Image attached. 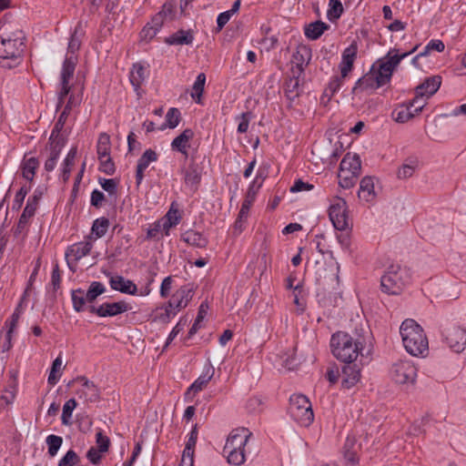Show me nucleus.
Wrapping results in <instances>:
<instances>
[{"label": "nucleus", "instance_id": "obj_48", "mask_svg": "<svg viewBox=\"0 0 466 466\" xmlns=\"http://www.w3.org/2000/svg\"><path fill=\"white\" fill-rule=\"evenodd\" d=\"M86 301H87L86 293L85 294L83 289H78L72 291L73 308L76 311H83L85 309Z\"/></svg>", "mask_w": 466, "mask_h": 466}, {"label": "nucleus", "instance_id": "obj_40", "mask_svg": "<svg viewBox=\"0 0 466 466\" xmlns=\"http://www.w3.org/2000/svg\"><path fill=\"white\" fill-rule=\"evenodd\" d=\"M16 395V387L13 382L9 383L0 396V407L5 409L12 405Z\"/></svg>", "mask_w": 466, "mask_h": 466}, {"label": "nucleus", "instance_id": "obj_16", "mask_svg": "<svg viewBox=\"0 0 466 466\" xmlns=\"http://www.w3.org/2000/svg\"><path fill=\"white\" fill-rule=\"evenodd\" d=\"M129 309L128 305L125 301L103 303L99 307L91 306L89 311L95 313L99 317H114L118 314L124 313Z\"/></svg>", "mask_w": 466, "mask_h": 466}, {"label": "nucleus", "instance_id": "obj_50", "mask_svg": "<svg viewBox=\"0 0 466 466\" xmlns=\"http://www.w3.org/2000/svg\"><path fill=\"white\" fill-rule=\"evenodd\" d=\"M206 83V76L204 73H200L198 75L196 81L193 85V92L191 94V96L196 99L197 102L200 101V97L204 91V86Z\"/></svg>", "mask_w": 466, "mask_h": 466}, {"label": "nucleus", "instance_id": "obj_27", "mask_svg": "<svg viewBox=\"0 0 466 466\" xmlns=\"http://www.w3.org/2000/svg\"><path fill=\"white\" fill-rule=\"evenodd\" d=\"M10 40V42L25 43V36L20 28L10 29L9 25H4L0 28V41Z\"/></svg>", "mask_w": 466, "mask_h": 466}, {"label": "nucleus", "instance_id": "obj_49", "mask_svg": "<svg viewBox=\"0 0 466 466\" xmlns=\"http://www.w3.org/2000/svg\"><path fill=\"white\" fill-rule=\"evenodd\" d=\"M105 291L106 288L101 282L93 281L86 291V300L88 302H93Z\"/></svg>", "mask_w": 466, "mask_h": 466}, {"label": "nucleus", "instance_id": "obj_51", "mask_svg": "<svg viewBox=\"0 0 466 466\" xmlns=\"http://www.w3.org/2000/svg\"><path fill=\"white\" fill-rule=\"evenodd\" d=\"M76 401L75 399L68 400L63 406V412L61 416L62 423L64 425H69L72 417V412L76 407Z\"/></svg>", "mask_w": 466, "mask_h": 466}, {"label": "nucleus", "instance_id": "obj_59", "mask_svg": "<svg viewBox=\"0 0 466 466\" xmlns=\"http://www.w3.org/2000/svg\"><path fill=\"white\" fill-rule=\"evenodd\" d=\"M445 48V46L441 40L432 39L428 45L425 46L424 50L420 53V56H426L431 50H435L437 52H442Z\"/></svg>", "mask_w": 466, "mask_h": 466}, {"label": "nucleus", "instance_id": "obj_18", "mask_svg": "<svg viewBox=\"0 0 466 466\" xmlns=\"http://www.w3.org/2000/svg\"><path fill=\"white\" fill-rule=\"evenodd\" d=\"M93 248V244L91 241H82L76 243L70 246L66 251V257L67 258V264L70 266L71 258H74L75 261H78L82 258L86 257L89 254L90 250Z\"/></svg>", "mask_w": 466, "mask_h": 466}, {"label": "nucleus", "instance_id": "obj_26", "mask_svg": "<svg viewBox=\"0 0 466 466\" xmlns=\"http://www.w3.org/2000/svg\"><path fill=\"white\" fill-rule=\"evenodd\" d=\"M194 40L191 30H178L165 39V42L170 46L191 45Z\"/></svg>", "mask_w": 466, "mask_h": 466}, {"label": "nucleus", "instance_id": "obj_15", "mask_svg": "<svg viewBox=\"0 0 466 466\" xmlns=\"http://www.w3.org/2000/svg\"><path fill=\"white\" fill-rule=\"evenodd\" d=\"M445 340L454 352H461L466 347V329L460 327H452L447 329Z\"/></svg>", "mask_w": 466, "mask_h": 466}, {"label": "nucleus", "instance_id": "obj_53", "mask_svg": "<svg viewBox=\"0 0 466 466\" xmlns=\"http://www.w3.org/2000/svg\"><path fill=\"white\" fill-rule=\"evenodd\" d=\"M344 78L342 75L332 78L324 91L325 96L332 97L342 86Z\"/></svg>", "mask_w": 466, "mask_h": 466}, {"label": "nucleus", "instance_id": "obj_13", "mask_svg": "<svg viewBox=\"0 0 466 466\" xmlns=\"http://www.w3.org/2000/svg\"><path fill=\"white\" fill-rule=\"evenodd\" d=\"M75 380L80 382V388L76 390V395L85 403H94L100 400V390L93 381L85 376L77 377Z\"/></svg>", "mask_w": 466, "mask_h": 466}, {"label": "nucleus", "instance_id": "obj_30", "mask_svg": "<svg viewBox=\"0 0 466 466\" xmlns=\"http://www.w3.org/2000/svg\"><path fill=\"white\" fill-rule=\"evenodd\" d=\"M181 239L196 248H205L208 245V239L199 232L189 229L181 235Z\"/></svg>", "mask_w": 466, "mask_h": 466}, {"label": "nucleus", "instance_id": "obj_19", "mask_svg": "<svg viewBox=\"0 0 466 466\" xmlns=\"http://www.w3.org/2000/svg\"><path fill=\"white\" fill-rule=\"evenodd\" d=\"M357 51L358 47L355 43L351 44L343 51L341 62L339 64L340 75H342V77H346L352 70L353 63L357 56Z\"/></svg>", "mask_w": 466, "mask_h": 466}, {"label": "nucleus", "instance_id": "obj_14", "mask_svg": "<svg viewBox=\"0 0 466 466\" xmlns=\"http://www.w3.org/2000/svg\"><path fill=\"white\" fill-rule=\"evenodd\" d=\"M203 168L196 163L194 157L191 158L187 167L181 168V174L184 176V183L187 187L192 191H196L202 177Z\"/></svg>", "mask_w": 466, "mask_h": 466}, {"label": "nucleus", "instance_id": "obj_36", "mask_svg": "<svg viewBox=\"0 0 466 466\" xmlns=\"http://www.w3.org/2000/svg\"><path fill=\"white\" fill-rule=\"evenodd\" d=\"M393 117L395 121L399 123H405L411 119L415 115L414 109L410 106V103L408 105H401L397 107L393 113Z\"/></svg>", "mask_w": 466, "mask_h": 466}, {"label": "nucleus", "instance_id": "obj_64", "mask_svg": "<svg viewBox=\"0 0 466 466\" xmlns=\"http://www.w3.org/2000/svg\"><path fill=\"white\" fill-rule=\"evenodd\" d=\"M426 99V96H419L416 94L415 97L410 102V106H412L417 115L421 112L422 108L425 106Z\"/></svg>", "mask_w": 466, "mask_h": 466}, {"label": "nucleus", "instance_id": "obj_12", "mask_svg": "<svg viewBox=\"0 0 466 466\" xmlns=\"http://www.w3.org/2000/svg\"><path fill=\"white\" fill-rule=\"evenodd\" d=\"M192 289L187 286L181 287L171 297L166 308L167 317L175 316L178 310L187 307L192 299Z\"/></svg>", "mask_w": 466, "mask_h": 466}, {"label": "nucleus", "instance_id": "obj_33", "mask_svg": "<svg viewBox=\"0 0 466 466\" xmlns=\"http://www.w3.org/2000/svg\"><path fill=\"white\" fill-rule=\"evenodd\" d=\"M147 77L146 68L140 64H134L130 71V83L137 92Z\"/></svg>", "mask_w": 466, "mask_h": 466}, {"label": "nucleus", "instance_id": "obj_55", "mask_svg": "<svg viewBox=\"0 0 466 466\" xmlns=\"http://www.w3.org/2000/svg\"><path fill=\"white\" fill-rule=\"evenodd\" d=\"M61 367H62V359H61V357H57L53 361L51 370L48 375L47 380H48L49 384L55 385L57 382L59 376H57L56 373L61 370Z\"/></svg>", "mask_w": 466, "mask_h": 466}, {"label": "nucleus", "instance_id": "obj_61", "mask_svg": "<svg viewBox=\"0 0 466 466\" xmlns=\"http://www.w3.org/2000/svg\"><path fill=\"white\" fill-rule=\"evenodd\" d=\"M163 237V232L160 225V221L157 220L153 223L147 232V238L160 239Z\"/></svg>", "mask_w": 466, "mask_h": 466}, {"label": "nucleus", "instance_id": "obj_7", "mask_svg": "<svg viewBox=\"0 0 466 466\" xmlns=\"http://www.w3.org/2000/svg\"><path fill=\"white\" fill-rule=\"evenodd\" d=\"M289 412L294 420L304 427L309 426L314 420L311 403L303 394H293L289 398Z\"/></svg>", "mask_w": 466, "mask_h": 466}, {"label": "nucleus", "instance_id": "obj_63", "mask_svg": "<svg viewBox=\"0 0 466 466\" xmlns=\"http://www.w3.org/2000/svg\"><path fill=\"white\" fill-rule=\"evenodd\" d=\"M238 132L240 134L246 133L249 126L250 113H242L239 116H238Z\"/></svg>", "mask_w": 466, "mask_h": 466}, {"label": "nucleus", "instance_id": "obj_22", "mask_svg": "<svg viewBox=\"0 0 466 466\" xmlns=\"http://www.w3.org/2000/svg\"><path fill=\"white\" fill-rule=\"evenodd\" d=\"M441 85V77L440 76L428 77L423 83L416 87L415 94H418L419 96H426V98H429L438 91Z\"/></svg>", "mask_w": 466, "mask_h": 466}, {"label": "nucleus", "instance_id": "obj_34", "mask_svg": "<svg viewBox=\"0 0 466 466\" xmlns=\"http://www.w3.org/2000/svg\"><path fill=\"white\" fill-rule=\"evenodd\" d=\"M380 86L375 82L374 74L370 70L364 76L360 78L355 86L352 88V92L356 93L358 90H369V89H377L380 88Z\"/></svg>", "mask_w": 466, "mask_h": 466}, {"label": "nucleus", "instance_id": "obj_62", "mask_svg": "<svg viewBox=\"0 0 466 466\" xmlns=\"http://www.w3.org/2000/svg\"><path fill=\"white\" fill-rule=\"evenodd\" d=\"M415 168V162L412 164H403L398 170V177L401 179L410 177L413 175Z\"/></svg>", "mask_w": 466, "mask_h": 466}, {"label": "nucleus", "instance_id": "obj_31", "mask_svg": "<svg viewBox=\"0 0 466 466\" xmlns=\"http://www.w3.org/2000/svg\"><path fill=\"white\" fill-rule=\"evenodd\" d=\"M329 27V25L320 20L310 23L305 27V35L310 40H317Z\"/></svg>", "mask_w": 466, "mask_h": 466}, {"label": "nucleus", "instance_id": "obj_38", "mask_svg": "<svg viewBox=\"0 0 466 466\" xmlns=\"http://www.w3.org/2000/svg\"><path fill=\"white\" fill-rule=\"evenodd\" d=\"M356 440L354 437H348L343 446V456L350 463H357V448Z\"/></svg>", "mask_w": 466, "mask_h": 466}, {"label": "nucleus", "instance_id": "obj_24", "mask_svg": "<svg viewBox=\"0 0 466 466\" xmlns=\"http://www.w3.org/2000/svg\"><path fill=\"white\" fill-rule=\"evenodd\" d=\"M342 384L348 389L354 386L360 379V370L357 364L347 363L342 368Z\"/></svg>", "mask_w": 466, "mask_h": 466}, {"label": "nucleus", "instance_id": "obj_17", "mask_svg": "<svg viewBox=\"0 0 466 466\" xmlns=\"http://www.w3.org/2000/svg\"><path fill=\"white\" fill-rule=\"evenodd\" d=\"M157 160V154L153 149H147L137 161L136 170V181L137 185L139 186L144 178V171L148 167L150 163Z\"/></svg>", "mask_w": 466, "mask_h": 466}, {"label": "nucleus", "instance_id": "obj_42", "mask_svg": "<svg viewBox=\"0 0 466 466\" xmlns=\"http://www.w3.org/2000/svg\"><path fill=\"white\" fill-rule=\"evenodd\" d=\"M25 295H26V291L25 292L24 296L22 297L20 302L18 303L17 307L15 308L11 318L5 321V326L7 328V331H10V332L15 331V329L17 326L19 318L24 311L23 304L25 299Z\"/></svg>", "mask_w": 466, "mask_h": 466}, {"label": "nucleus", "instance_id": "obj_20", "mask_svg": "<svg viewBox=\"0 0 466 466\" xmlns=\"http://www.w3.org/2000/svg\"><path fill=\"white\" fill-rule=\"evenodd\" d=\"M194 132L190 128L185 129L180 135L176 137L171 142V149L177 151L187 157V149L189 148V141L193 138Z\"/></svg>", "mask_w": 466, "mask_h": 466}, {"label": "nucleus", "instance_id": "obj_5", "mask_svg": "<svg viewBox=\"0 0 466 466\" xmlns=\"http://www.w3.org/2000/svg\"><path fill=\"white\" fill-rule=\"evenodd\" d=\"M417 49L415 46L410 52L403 53L402 55L395 54L391 56L390 51L387 56L378 62V65H373L370 68L375 76V82L380 86L388 84L392 76L394 69L398 66L401 59L409 56L410 53Z\"/></svg>", "mask_w": 466, "mask_h": 466}, {"label": "nucleus", "instance_id": "obj_56", "mask_svg": "<svg viewBox=\"0 0 466 466\" xmlns=\"http://www.w3.org/2000/svg\"><path fill=\"white\" fill-rule=\"evenodd\" d=\"M101 187L111 196H116L117 183L112 178H101L99 179Z\"/></svg>", "mask_w": 466, "mask_h": 466}, {"label": "nucleus", "instance_id": "obj_23", "mask_svg": "<svg viewBox=\"0 0 466 466\" xmlns=\"http://www.w3.org/2000/svg\"><path fill=\"white\" fill-rule=\"evenodd\" d=\"M109 284L112 289L121 293L135 295L137 291V285L129 279H126L122 276H111Z\"/></svg>", "mask_w": 466, "mask_h": 466}, {"label": "nucleus", "instance_id": "obj_2", "mask_svg": "<svg viewBox=\"0 0 466 466\" xmlns=\"http://www.w3.org/2000/svg\"><path fill=\"white\" fill-rule=\"evenodd\" d=\"M366 339L359 336L354 339L350 334L338 331L331 336L330 349L333 356L345 363L354 362L360 354L362 355Z\"/></svg>", "mask_w": 466, "mask_h": 466}, {"label": "nucleus", "instance_id": "obj_11", "mask_svg": "<svg viewBox=\"0 0 466 466\" xmlns=\"http://www.w3.org/2000/svg\"><path fill=\"white\" fill-rule=\"evenodd\" d=\"M41 196H42V191L35 190L34 195L29 197L26 206L24 208V211L21 214L18 223H17V228H16V231H15V234H17V236H20V235H22L23 237L25 236V229L27 228L29 219L32 217H34Z\"/></svg>", "mask_w": 466, "mask_h": 466}, {"label": "nucleus", "instance_id": "obj_58", "mask_svg": "<svg viewBox=\"0 0 466 466\" xmlns=\"http://www.w3.org/2000/svg\"><path fill=\"white\" fill-rule=\"evenodd\" d=\"M198 429L197 424L191 430L187 441L186 443V447L183 451H188L190 454H194L195 446L198 440Z\"/></svg>", "mask_w": 466, "mask_h": 466}, {"label": "nucleus", "instance_id": "obj_43", "mask_svg": "<svg viewBox=\"0 0 466 466\" xmlns=\"http://www.w3.org/2000/svg\"><path fill=\"white\" fill-rule=\"evenodd\" d=\"M358 176L359 174L353 173L352 171H345L339 169L338 174L339 185L342 188H350L356 184Z\"/></svg>", "mask_w": 466, "mask_h": 466}, {"label": "nucleus", "instance_id": "obj_35", "mask_svg": "<svg viewBox=\"0 0 466 466\" xmlns=\"http://www.w3.org/2000/svg\"><path fill=\"white\" fill-rule=\"evenodd\" d=\"M79 104H80L79 98L76 97L73 95L70 96L66 105L65 106L62 113L60 114V116L56 123L55 129L60 130L64 127V125L66 121V118H67L68 115L70 114V111L74 107L77 106Z\"/></svg>", "mask_w": 466, "mask_h": 466}, {"label": "nucleus", "instance_id": "obj_3", "mask_svg": "<svg viewBox=\"0 0 466 466\" xmlns=\"http://www.w3.org/2000/svg\"><path fill=\"white\" fill-rule=\"evenodd\" d=\"M405 350L412 356L423 355L428 351V339L422 328L411 319H405L400 328Z\"/></svg>", "mask_w": 466, "mask_h": 466}, {"label": "nucleus", "instance_id": "obj_28", "mask_svg": "<svg viewBox=\"0 0 466 466\" xmlns=\"http://www.w3.org/2000/svg\"><path fill=\"white\" fill-rule=\"evenodd\" d=\"M358 196L360 199L366 202H370L375 198L374 182L372 177H365L360 180Z\"/></svg>", "mask_w": 466, "mask_h": 466}, {"label": "nucleus", "instance_id": "obj_46", "mask_svg": "<svg viewBox=\"0 0 466 466\" xmlns=\"http://www.w3.org/2000/svg\"><path fill=\"white\" fill-rule=\"evenodd\" d=\"M109 227V220L106 218H100L96 219L92 225V234L96 236V238H102L107 232Z\"/></svg>", "mask_w": 466, "mask_h": 466}, {"label": "nucleus", "instance_id": "obj_8", "mask_svg": "<svg viewBox=\"0 0 466 466\" xmlns=\"http://www.w3.org/2000/svg\"><path fill=\"white\" fill-rule=\"evenodd\" d=\"M0 41V65L5 68H12L22 62L25 43Z\"/></svg>", "mask_w": 466, "mask_h": 466}, {"label": "nucleus", "instance_id": "obj_29", "mask_svg": "<svg viewBox=\"0 0 466 466\" xmlns=\"http://www.w3.org/2000/svg\"><path fill=\"white\" fill-rule=\"evenodd\" d=\"M39 167V161L35 157H29L26 156L24 157L22 163H21V170L23 177L25 178L28 181H32L34 179L35 170Z\"/></svg>", "mask_w": 466, "mask_h": 466}, {"label": "nucleus", "instance_id": "obj_44", "mask_svg": "<svg viewBox=\"0 0 466 466\" xmlns=\"http://www.w3.org/2000/svg\"><path fill=\"white\" fill-rule=\"evenodd\" d=\"M96 152L98 158L106 157L110 156V137L107 134L102 133L99 136Z\"/></svg>", "mask_w": 466, "mask_h": 466}, {"label": "nucleus", "instance_id": "obj_10", "mask_svg": "<svg viewBox=\"0 0 466 466\" xmlns=\"http://www.w3.org/2000/svg\"><path fill=\"white\" fill-rule=\"evenodd\" d=\"M391 379L399 384H412L417 377V369L409 360L394 363L390 369Z\"/></svg>", "mask_w": 466, "mask_h": 466}, {"label": "nucleus", "instance_id": "obj_54", "mask_svg": "<svg viewBox=\"0 0 466 466\" xmlns=\"http://www.w3.org/2000/svg\"><path fill=\"white\" fill-rule=\"evenodd\" d=\"M80 461L79 456L73 450H69L59 461L58 466H75Z\"/></svg>", "mask_w": 466, "mask_h": 466}, {"label": "nucleus", "instance_id": "obj_1", "mask_svg": "<svg viewBox=\"0 0 466 466\" xmlns=\"http://www.w3.org/2000/svg\"><path fill=\"white\" fill-rule=\"evenodd\" d=\"M84 35L85 30L83 25L78 23L70 36L67 46V52L62 66L57 106H60L64 103V99L70 92L71 86L69 85V81L74 76L76 66L78 61L77 52L81 47Z\"/></svg>", "mask_w": 466, "mask_h": 466}, {"label": "nucleus", "instance_id": "obj_52", "mask_svg": "<svg viewBox=\"0 0 466 466\" xmlns=\"http://www.w3.org/2000/svg\"><path fill=\"white\" fill-rule=\"evenodd\" d=\"M60 150L61 147L58 145L52 147L50 156L45 163V169L47 172H51L55 169L57 163V159L59 157Z\"/></svg>", "mask_w": 466, "mask_h": 466}, {"label": "nucleus", "instance_id": "obj_21", "mask_svg": "<svg viewBox=\"0 0 466 466\" xmlns=\"http://www.w3.org/2000/svg\"><path fill=\"white\" fill-rule=\"evenodd\" d=\"M214 368L211 364L205 366L202 374L191 384L186 392V396L201 391L214 376Z\"/></svg>", "mask_w": 466, "mask_h": 466}, {"label": "nucleus", "instance_id": "obj_25", "mask_svg": "<svg viewBox=\"0 0 466 466\" xmlns=\"http://www.w3.org/2000/svg\"><path fill=\"white\" fill-rule=\"evenodd\" d=\"M311 59V50L306 46H299L292 55V63L296 65L299 72H302L304 67Z\"/></svg>", "mask_w": 466, "mask_h": 466}, {"label": "nucleus", "instance_id": "obj_60", "mask_svg": "<svg viewBox=\"0 0 466 466\" xmlns=\"http://www.w3.org/2000/svg\"><path fill=\"white\" fill-rule=\"evenodd\" d=\"M98 159L100 162V171L107 175H112L115 172V165L110 156Z\"/></svg>", "mask_w": 466, "mask_h": 466}, {"label": "nucleus", "instance_id": "obj_47", "mask_svg": "<svg viewBox=\"0 0 466 466\" xmlns=\"http://www.w3.org/2000/svg\"><path fill=\"white\" fill-rule=\"evenodd\" d=\"M46 445L48 447V454L50 457H55L63 443V439L60 436L50 434L46 439Z\"/></svg>", "mask_w": 466, "mask_h": 466}, {"label": "nucleus", "instance_id": "obj_32", "mask_svg": "<svg viewBox=\"0 0 466 466\" xmlns=\"http://www.w3.org/2000/svg\"><path fill=\"white\" fill-rule=\"evenodd\" d=\"M361 161L358 155L347 154L339 164V169L360 174Z\"/></svg>", "mask_w": 466, "mask_h": 466}, {"label": "nucleus", "instance_id": "obj_6", "mask_svg": "<svg viewBox=\"0 0 466 466\" xmlns=\"http://www.w3.org/2000/svg\"><path fill=\"white\" fill-rule=\"evenodd\" d=\"M410 280L409 270L400 265H390L381 277L380 286L383 292L399 294Z\"/></svg>", "mask_w": 466, "mask_h": 466}, {"label": "nucleus", "instance_id": "obj_9", "mask_svg": "<svg viewBox=\"0 0 466 466\" xmlns=\"http://www.w3.org/2000/svg\"><path fill=\"white\" fill-rule=\"evenodd\" d=\"M329 217L337 230H346L350 228L347 203L341 198H335L329 208Z\"/></svg>", "mask_w": 466, "mask_h": 466}, {"label": "nucleus", "instance_id": "obj_37", "mask_svg": "<svg viewBox=\"0 0 466 466\" xmlns=\"http://www.w3.org/2000/svg\"><path fill=\"white\" fill-rule=\"evenodd\" d=\"M76 153H77L76 147H72L69 150V152L67 153L66 158L64 159L61 178H62L63 182H65V183L70 177L71 168L75 164Z\"/></svg>", "mask_w": 466, "mask_h": 466}, {"label": "nucleus", "instance_id": "obj_57", "mask_svg": "<svg viewBox=\"0 0 466 466\" xmlns=\"http://www.w3.org/2000/svg\"><path fill=\"white\" fill-rule=\"evenodd\" d=\"M96 449H99L102 452H106L110 445V440L107 436L104 435L102 431H98L96 434Z\"/></svg>", "mask_w": 466, "mask_h": 466}, {"label": "nucleus", "instance_id": "obj_41", "mask_svg": "<svg viewBox=\"0 0 466 466\" xmlns=\"http://www.w3.org/2000/svg\"><path fill=\"white\" fill-rule=\"evenodd\" d=\"M258 190H256L254 185H249L245 200L241 205L240 218H247L248 216L249 208L255 200L256 195Z\"/></svg>", "mask_w": 466, "mask_h": 466}, {"label": "nucleus", "instance_id": "obj_45", "mask_svg": "<svg viewBox=\"0 0 466 466\" xmlns=\"http://www.w3.org/2000/svg\"><path fill=\"white\" fill-rule=\"evenodd\" d=\"M343 11L344 9L340 0H329L327 16L329 21H335L339 19L343 14Z\"/></svg>", "mask_w": 466, "mask_h": 466}, {"label": "nucleus", "instance_id": "obj_4", "mask_svg": "<svg viewBox=\"0 0 466 466\" xmlns=\"http://www.w3.org/2000/svg\"><path fill=\"white\" fill-rule=\"evenodd\" d=\"M251 435L246 428H238L229 433L223 449L228 463L238 466L245 462V447Z\"/></svg>", "mask_w": 466, "mask_h": 466}, {"label": "nucleus", "instance_id": "obj_39", "mask_svg": "<svg viewBox=\"0 0 466 466\" xmlns=\"http://www.w3.org/2000/svg\"><path fill=\"white\" fill-rule=\"evenodd\" d=\"M181 118L180 111L176 107L168 109L166 115V121L157 129L165 130L166 128H175L178 126Z\"/></svg>", "mask_w": 466, "mask_h": 466}]
</instances>
